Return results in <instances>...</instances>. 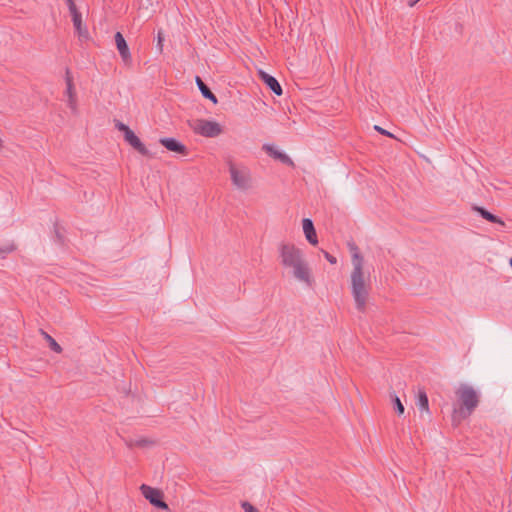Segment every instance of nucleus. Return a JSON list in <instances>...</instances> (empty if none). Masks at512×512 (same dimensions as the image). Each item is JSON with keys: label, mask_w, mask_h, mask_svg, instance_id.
Segmentation results:
<instances>
[{"label": "nucleus", "mask_w": 512, "mask_h": 512, "mask_svg": "<svg viewBox=\"0 0 512 512\" xmlns=\"http://www.w3.org/2000/svg\"><path fill=\"white\" fill-rule=\"evenodd\" d=\"M418 1H419V0H412V1H409V2H408V5H409L410 7H413V6H414Z\"/></svg>", "instance_id": "nucleus-30"}, {"label": "nucleus", "mask_w": 512, "mask_h": 512, "mask_svg": "<svg viewBox=\"0 0 512 512\" xmlns=\"http://www.w3.org/2000/svg\"><path fill=\"white\" fill-rule=\"evenodd\" d=\"M16 249L13 242L0 246V255L4 258L6 255L12 253Z\"/></svg>", "instance_id": "nucleus-21"}, {"label": "nucleus", "mask_w": 512, "mask_h": 512, "mask_svg": "<svg viewBox=\"0 0 512 512\" xmlns=\"http://www.w3.org/2000/svg\"><path fill=\"white\" fill-rule=\"evenodd\" d=\"M56 237L58 238L59 241L62 242V236L57 231H56Z\"/></svg>", "instance_id": "nucleus-31"}, {"label": "nucleus", "mask_w": 512, "mask_h": 512, "mask_svg": "<svg viewBox=\"0 0 512 512\" xmlns=\"http://www.w3.org/2000/svg\"><path fill=\"white\" fill-rule=\"evenodd\" d=\"M472 210L477 212L483 219H485L491 223L505 225V223L498 216L492 214L491 212L486 210L484 207L474 205L472 207Z\"/></svg>", "instance_id": "nucleus-14"}, {"label": "nucleus", "mask_w": 512, "mask_h": 512, "mask_svg": "<svg viewBox=\"0 0 512 512\" xmlns=\"http://www.w3.org/2000/svg\"><path fill=\"white\" fill-rule=\"evenodd\" d=\"M39 333L43 336V338L47 341L49 348L55 353H61L62 347L57 343V341L49 335L43 329H39Z\"/></svg>", "instance_id": "nucleus-17"}, {"label": "nucleus", "mask_w": 512, "mask_h": 512, "mask_svg": "<svg viewBox=\"0 0 512 512\" xmlns=\"http://www.w3.org/2000/svg\"><path fill=\"white\" fill-rule=\"evenodd\" d=\"M324 257L326 258V260L331 263V264H336L337 263V258L333 255H331L330 253H328L327 251L325 250H321Z\"/></svg>", "instance_id": "nucleus-24"}, {"label": "nucleus", "mask_w": 512, "mask_h": 512, "mask_svg": "<svg viewBox=\"0 0 512 512\" xmlns=\"http://www.w3.org/2000/svg\"><path fill=\"white\" fill-rule=\"evenodd\" d=\"M115 127L124 133V137L131 131V129L124 123L120 122V121H116L115 123Z\"/></svg>", "instance_id": "nucleus-23"}, {"label": "nucleus", "mask_w": 512, "mask_h": 512, "mask_svg": "<svg viewBox=\"0 0 512 512\" xmlns=\"http://www.w3.org/2000/svg\"><path fill=\"white\" fill-rule=\"evenodd\" d=\"M242 508L245 512H259L253 505L246 501L242 503Z\"/></svg>", "instance_id": "nucleus-25"}, {"label": "nucleus", "mask_w": 512, "mask_h": 512, "mask_svg": "<svg viewBox=\"0 0 512 512\" xmlns=\"http://www.w3.org/2000/svg\"><path fill=\"white\" fill-rule=\"evenodd\" d=\"M458 407H454L451 421L454 427H458L461 422L467 419L479 405V395L477 391L468 384H460L455 391Z\"/></svg>", "instance_id": "nucleus-3"}, {"label": "nucleus", "mask_w": 512, "mask_h": 512, "mask_svg": "<svg viewBox=\"0 0 512 512\" xmlns=\"http://www.w3.org/2000/svg\"><path fill=\"white\" fill-rule=\"evenodd\" d=\"M125 141L131 145L137 152L143 156L149 155V151L146 146L141 142L138 136L131 130L125 137Z\"/></svg>", "instance_id": "nucleus-12"}, {"label": "nucleus", "mask_w": 512, "mask_h": 512, "mask_svg": "<svg viewBox=\"0 0 512 512\" xmlns=\"http://www.w3.org/2000/svg\"><path fill=\"white\" fill-rule=\"evenodd\" d=\"M66 85H67V94L69 97V106L74 109L75 107V91H74V85H73V78L71 76V73L69 69H66Z\"/></svg>", "instance_id": "nucleus-16"}, {"label": "nucleus", "mask_w": 512, "mask_h": 512, "mask_svg": "<svg viewBox=\"0 0 512 512\" xmlns=\"http://www.w3.org/2000/svg\"><path fill=\"white\" fill-rule=\"evenodd\" d=\"M374 128H375V130H376V131H378V132H379L380 134H382V135H386V136H389V137H393V135H392L390 132H388L387 130H385V129L381 128L380 126H377V125H376V126H374Z\"/></svg>", "instance_id": "nucleus-28"}, {"label": "nucleus", "mask_w": 512, "mask_h": 512, "mask_svg": "<svg viewBox=\"0 0 512 512\" xmlns=\"http://www.w3.org/2000/svg\"><path fill=\"white\" fill-rule=\"evenodd\" d=\"M228 166L233 185L243 191L252 187V178L248 168H238L231 160L228 161Z\"/></svg>", "instance_id": "nucleus-4"}, {"label": "nucleus", "mask_w": 512, "mask_h": 512, "mask_svg": "<svg viewBox=\"0 0 512 512\" xmlns=\"http://www.w3.org/2000/svg\"><path fill=\"white\" fill-rule=\"evenodd\" d=\"M279 257L281 264L285 268L291 269L295 279L308 286H312L311 269L301 249L297 248L294 244L281 243L279 245Z\"/></svg>", "instance_id": "nucleus-1"}, {"label": "nucleus", "mask_w": 512, "mask_h": 512, "mask_svg": "<svg viewBox=\"0 0 512 512\" xmlns=\"http://www.w3.org/2000/svg\"><path fill=\"white\" fill-rule=\"evenodd\" d=\"M195 133L205 137H217L222 133V127L215 121H209L205 119H198L192 126Z\"/></svg>", "instance_id": "nucleus-5"}, {"label": "nucleus", "mask_w": 512, "mask_h": 512, "mask_svg": "<svg viewBox=\"0 0 512 512\" xmlns=\"http://www.w3.org/2000/svg\"><path fill=\"white\" fill-rule=\"evenodd\" d=\"M159 143L171 152H174V153H177V154H180L183 156L188 154L187 147L175 138H170V137L160 138Z\"/></svg>", "instance_id": "nucleus-7"}, {"label": "nucleus", "mask_w": 512, "mask_h": 512, "mask_svg": "<svg viewBox=\"0 0 512 512\" xmlns=\"http://www.w3.org/2000/svg\"><path fill=\"white\" fill-rule=\"evenodd\" d=\"M140 490L150 504L162 510H169L168 504L164 501V494L161 490L146 484H142Z\"/></svg>", "instance_id": "nucleus-6"}, {"label": "nucleus", "mask_w": 512, "mask_h": 512, "mask_svg": "<svg viewBox=\"0 0 512 512\" xmlns=\"http://www.w3.org/2000/svg\"><path fill=\"white\" fill-rule=\"evenodd\" d=\"M348 247H349L350 252L352 253V256H351L352 266L354 267V256L355 255H357V257L360 259L361 265H364V258L361 255L358 246L354 242H349Z\"/></svg>", "instance_id": "nucleus-20"}, {"label": "nucleus", "mask_w": 512, "mask_h": 512, "mask_svg": "<svg viewBox=\"0 0 512 512\" xmlns=\"http://www.w3.org/2000/svg\"><path fill=\"white\" fill-rule=\"evenodd\" d=\"M66 3L70 11V14L79 11L76 7L74 0H66Z\"/></svg>", "instance_id": "nucleus-26"}, {"label": "nucleus", "mask_w": 512, "mask_h": 512, "mask_svg": "<svg viewBox=\"0 0 512 512\" xmlns=\"http://www.w3.org/2000/svg\"><path fill=\"white\" fill-rule=\"evenodd\" d=\"M114 39H115L116 47L119 51V54H120L122 60L125 63L130 62L131 61V53H130L128 44H127L124 36L122 35V33L116 32Z\"/></svg>", "instance_id": "nucleus-8"}, {"label": "nucleus", "mask_w": 512, "mask_h": 512, "mask_svg": "<svg viewBox=\"0 0 512 512\" xmlns=\"http://www.w3.org/2000/svg\"><path fill=\"white\" fill-rule=\"evenodd\" d=\"M259 78L263 81V83L277 96H281L283 93L282 87L278 80L272 75L260 70Z\"/></svg>", "instance_id": "nucleus-9"}, {"label": "nucleus", "mask_w": 512, "mask_h": 512, "mask_svg": "<svg viewBox=\"0 0 512 512\" xmlns=\"http://www.w3.org/2000/svg\"><path fill=\"white\" fill-rule=\"evenodd\" d=\"M302 227L307 241L311 245H316L318 243V239L313 221L309 218H304L302 220Z\"/></svg>", "instance_id": "nucleus-13"}, {"label": "nucleus", "mask_w": 512, "mask_h": 512, "mask_svg": "<svg viewBox=\"0 0 512 512\" xmlns=\"http://www.w3.org/2000/svg\"><path fill=\"white\" fill-rule=\"evenodd\" d=\"M72 21L76 33L81 40H87L89 38V33L86 26L82 23V15L79 11L71 13Z\"/></svg>", "instance_id": "nucleus-11"}, {"label": "nucleus", "mask_w": 512, "mask_h": 512, "mask_svg": "<svg viewBox=\"0 0 512 512\" xmlns=\"http://www.w3.org/2000/svg\"><path fill=\"white\" fill-rule=\"evenodd\" d=\"M350 284L356 309L359 312H364L370 293V273H365L364 265H361L357 255L354 256V267L350 275Z\"/></svg>", "instance_id": "nucleus-2"}, {"label": "nucleus", "mask_w": 512, "mask_h": 512, "mask_svg": "<svg viewBox=\"0 0 512 512\" xmlns=\"http://www.w3.org/2000/svg\"><path fill=\"white\" fill-rule=\"evenodd\" d=\"M125 443H126V445H127L129 448L136 447V444H135V440H134V439H127V440H125Z\"/></svg>", "instance_id": "nucleus-29"}, {"label": "nucleus", "mask_w": 512, "mask_h": 512, "mask_svg": "<svg viewBox=\"0 0 512 512\" xmlns=\"http://www.w3.org/2000/svg\"><path fill=\"white\" fill-rule=\"evenodd\" d=\"M3 147V141L2 139L0 138V149Z\"/></svg>", "instance_id": "nucleus-32"}, {"label": "nucleus", "mask_w": 512, "mask_h": 512, "mask_svg": "<svg viewBox=\"0 0 512 512\" xmlns=\"http://www.w3.org/2000/svg\"><path fill=\"white\" fill-rule=\"evenodd\" d=\"M163 41H164L163 33L161 31H159L158 36H157V46L160 51H162Z\"/></svg>", "instance_id": "nucleus-27"}, {"label": "nucleus", "mask_w": 512, "mask_h": 512, "mask_svg": "<svg viewBox=\"0 0 512 512\" xmlns=\"http://www.w3.org/2000/svg\"><path fill=\"white\" fill-rule=\"evenodd\" d=\"M416 404L420 410L429 411V400L424 389H419Z\"/></svg>", "instance_id": "nucleus-18"}, {"label": "nucleus", "mask_w": 512, "mask_h": 512, "mask_svg": "<svg viewBox=\"0 0 512 512\" xmlns=\"http://www.w3.org/2000/svg\"><path fill=\"white\" fill-rule=\"evenodd\" d=\"M135 444H136V447L143 448V447L152 446L155 444V442L148 438H140V439H135Z\"/></svg>", "instance_id": "nucleus-22"}, {"label": "nucleus", "mask_w": 512, "mask_h": 512, "mask_svg": "<svg viewBox=\"0 0 512 512\" xmlns=\"http://www.w3.org/2000/svg\"><path fill=\"white\" fill-rule=\"evenodd\" d=\"M263 149L268 153L272 158L279 160L281 163L288 165L290 167H294L295 164L293 160L285 153L276 150L272 145L265 144Z\"/></svg>", "instance_id": "nucleus-10"}, {"label": "nucleus", "mask_w": 512, "mask_h": 512, "mask_svg": "<svg viewBox=\"0 0 512 512\" xmlns=\"http://www.w3.org/2000/svg\"><path fill=\"white\" fill-rule=\"evenodd\" d=\"M196 84L204 98L211 100L214 104H217V97L199 76H196Z\"/></svg>", "instance_id": "nucleus-15"}, {"label": "nucleus", "mask_w": 512, "mask_h": 512, "mask_svg": "<svg viewBox=\"0 0 512 512\" xmlns=\"http://www.w3.org/2000/svg\"><path fill=\"white\" fill-rule=\"evenodd\" d=\"M391 401L393 404V408L398 415H402L405 411L404 405L402 404L400 398L393 392L390 394Z\"/></svg>", "instance_id": "nucleus-19"}]
</instances>
